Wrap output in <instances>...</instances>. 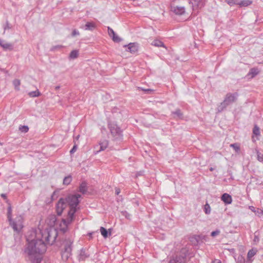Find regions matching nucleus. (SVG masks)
Listing matches in <instances>:
<instances>
[{
	"instance_id": "nucleus-1",
	"label": "nucleus",
	"mask_w": 263,
	"mask_h": 263,
	"mask_svg": "<svg viewBox=\"0 0 263 263\" xmlns=\"http://www.w3.org/2000/svg\"><path fill=\"white\" fill-rule=\"evenodd\" d=\"M42 237L30 239L27 237L23 254L26 261L30 263H40L42 260V255L46 251V245H52L58 236L55 231H49L47 230H40Z\"/></svg>"
},
{
	"instance_id": "nucleus-2",
	"label": "nucleus",
	"mask_w": 263,
	"mask_h": 263,
	"mask_svg": "<svg viewBox=\"0 0 263 263\" xmlns=\"http://www.w3.org/2000/svg\"><path fill=\"white\" fill-rule=\"evenodd\" d=\"M81 197L80 194L69 195L64 198L66 200L67 205H69L70 209L68 212L67 217L63 219L62 221L65 225L67 226L73 219L74 214L77 211L76 207L80 203L79 199Z\"/></svg>"
},
{
	"instance_id": "nucleus-3",
	"label": "nucleus",
	"mask_w": 263,
	"mask_h": 263,
	"mask_svg": "<svg viewBox=\"0 0 263 263\" xmlns=\"http://www.w3.org/2000/svg\"><path fill=\"white\" fill-rule=\"evenodd\" d=\"M238 93L237 92L233 93L229 92L226 94L223 101L217 107V111L219 112L222 111L227 106L236 102L238 97Z\"/></svg>"
},
{
	"instance_id": "nucleus-4",
	"label": "nucleus",
	"mask_w": 263,
	"mask_h": 263,
	"mask_svg": "<svg viewBox=\"0 0 263 263\" xmlns=\"http://www.w3.org/2000/svg\"><path fill=\"white\" fill-rule=\"evenodd\" d=\"M10 222L15 231L20 232L23 227V217L19 215L15 218L14 221L11 220Z\"/></svg>"
},
{
	"instance_id": "nucleus-5",
	"label": "nucleus",
	"mask_w": 263,
	"mask_h": 263,
	"mask_svg": "<svg viewBox=\"0 0 263 263\" xmlns=\"http://www.w3.org/2000/svg\"><path fill=\"white\" fill-rule=\"evenodd\" d=\"M67 206L66 200L64 198H60L56 204V212L58 215H61L63 210Z\"/></svg>"
},
{
	"instance_id": "nucleus-6",
	"label": "nucleus",
	"mask_w": 263,
	"mask_h": 263,
	"mask_svg": "<svg viewBox=\"0 0 263 263\" xmlns=\"http://www.w3.org/2000/svg\"><path fill=\"white\" fill-rule=\"evenodd\" d=\"M109 128L111 135L115 138L118 139L121 138L122 136V130L117 125L115 124H109Z\"/></svg>"
},
{
	"instance_id": "nucleus-7",
	"label": "nucleus",
	"mask_w": 263,
	"mask_h": 263,
	"mask_svg": "<svg viewBox=\"0 0 263 263\" xmlns=\"http://www.w3.org/2000/svg\"><path fill=\"white\" fill-rule=\"evenodd\" d=\"M124 47H127V51L130 52L132 54L136 53L139 49V45L137 43H130L128 45H125Z\"/></svg>"
},
{
	"instance_id": "nucleus-8",
	"label": "nucleus",
	"mask_w": 263,
	"mask_h": 263,
	"mask_svg": "<svg viewBox=\"0 0 263 263\" xmlns=\"http://www.w3.org/2000/svg\"><path fill=\"white\" fill-rule=\"evenodd\" d=\"M189 3L192 5L193 9L201 8L204 5L203 0H190Z\"/></svg>"
},
{
	"instance_id": "nucleus-9",
	"label": "nucleus",
	"mask_w": 263,
	"mask_h": 263,
	"mask_svg": "<svg viewBox=\"0 0 263 263\" xmlns=\"http://www.w3.org/2000/svg\"><path fill=\"white\" fill-rule=\"evenodd\" d=\"M108 33L109 35L111 37L112 40L117 43H119L121 41L122 39L117 35L114 31L109 27H107Z\"/></svg>"
},
{
	"instance_id": "nucleus-10",
	"label": "nucleus",
	"mask_w": 263,
	"mask_h": 263,
	"mask_svg": "<svg viewBox=\"0 0 263 263\" xmlns=\"http://www.w3.org/2000/svg\"><path fill=\"white\" fill-rule=\"evenodd\" d=\"M171 10L177 15H182L185 12L184 7L174 6L171 7Z\"/></svg>"
},
{
	"instance_id": "nucleus-11",
	"label": "nucleus",
	"mask_w": 263,
	"mask_h": 263,
	"mask_svg": "<svg viewBox=\"0 0 263 263\" xmlns=\"http://www.w3.org/2000/svg\"><path fill=\"white\" fill-rule=\"evenodd\" d=\"M89 257V254L86 252L85 249L82 248L80 250V254L78 256L79 261H83L86 258Z\"/></svg>"
},
{
	"instance_id": "nucleus-12",
	"label": "nucleus",
	"mask_w": 263,
	"mask_h": 263,
	"mask_svg": "<svg viewBox=\"0 0 263 263\" xmlns=\"http://www.w3.org/2000/svg\"><path fill=\"white\" fill-rule=\"evenodd\" d=\"M206 237L203 235H194L190 238V241L194 245H197L200 239H205Z\"/></svg>"
},
{
	"instance_id": "nucleus-13",
	"label": "nucleus",
	"mask_w": 263,
	"mask_h": 263,
	"mask_svg": "<svg viewBox=\"0 0 263 263\" xmlns=\"http://www.w3.org/2000/svg\"><path fill=\"white\" fill-rule=\"evenodd\" d=\"M72 248H64V251L62 252V257L63 259H68L71 255Z\"/></svg>"
},
{
	"instance_id": "nucleus-14",
	"label": "nucleus",
	"mask_w": 263,
	"mask_h": 263,
	"mask_svg": "<svg viewBox=\"0 0 263 263\" xmlns=\"http://www.w3.org/2000/svg\"><path fill=\"white\" fill-rule=\"evenodd\" d=\"M189 253V249L186 248H183L181 249L179 254L176 255V257H182L184 259V262H185V258Z\"/></svg>"
},
{
	"instance_id": "nucleus-15",
	"label": "nucleus",
	"mask_w": 263,
	"mask_h": 263,
	"mask_svg": "<svg viewBox=\"0 0 263 263\" xmlns=\"http://www.w3.org/2000/svg\"><path fill=\"white\" fill-rule=\"evenodd\" d=\"M221 200L226 204H230L232 202V197L227 193H224L222 195Z\"/></svg>"
},
{
	"instance_id": "nucleus-16",
	"label": "nucleus",
	"mask_w": 263,
	"mask_h": 263,
	"mask_svg": "<svg viewBox=\"0 0 263 263\" xmlns=\"http://www.w3.org/2000/svg\"><path fill=\"white\" fill-rule=\"evenodd\" d=\"M96 28V25L93 22H87L84 27V29L86 30L92 31Z\"/></svg>"
},
{
	"instance_id": "nucleus-17",
	"label": "nucleus",
	"mask_w": 263,
	"mask_h": 263,
	"mask_svg": "<svg viewBox=\"0 0 263 263\" xmlns=\"http://www.w3.org/2000/svg\"><path fill=\"white\" fill-rule=\"evenodd\" d=\"M0 45L5 50H11L13 49V45L11 44L8 43H5L4 41L1 40H0Z\"/></svg>"
},
{
	"instance_id": "nucleus-18",
	"label": "nucleus",
	"mask_w": 263,
	"mask_h": 263,
	"mask_svg": "<svg viewBox=\"0 0 263 263\" xmlns=\"http://www.w3.org/2000/svg\"><path fill=\"white\" fill-rule=\"evenodd\" d=\"M100 149L97 152H100L105 150L108 145V142L106 140H103L99 143Z\"/></svg>"
},
{
	"instance_id": "nucleus-19",
	"label": "nucleus",
	"mask_w": 263,
	"mask_h": 263,
	"mask_svg": "<svg viewBox=\"0 0 263 263\" xmlns=\"http://www.w3.org/2000/svg\"><path fill=\"white\" fill-rule=\"evenodd\" d=\"M79 191L82 193L83 194H84L87 192V183L86 182L83 181L80 184L79 186Z\"/></svg>"
},
{
	"instance_id": "nucleus-20",
	"label": "nucleus",
	"mask_w": 263,
	"mask_h": 263,
	"mask_svg": "<svg viewBox=\"0 0 263 263\" xmlns=\"http://www.w3.org/2000/svg\"><path fill=\"white\" fill-rule=\"evenodd\" d=\"M100 232L101 233V235L104 237V238H107L108 235H111V229H109V234H108V231L105 229L104 228V227H101L100 228Z\"/></svg>"
},
{
	"instance_id": "nucleus-21",
	"label": "nucleus",
	"mask_w": 263,
	"mask_h": 263,
	"mask_svg": "<svg viewBox=\"0 0 263 263\" xmlns=\"http://www.w3.org/2000/svg\"><path fill=\"white\" fill-rule=\"evenodd\" d=\"M169 263H185V262H184L183 258L175 256L170 259Z\"/></svg>"
},
{
	"instance_id": "nucleus-22",
	"label": "nucleus",
	"mask_w": 263,
	"mask_h": 263,
	"mask_svg": "<svg viewBox=\"0 0 263 263\" xmlns=\"http://www.w3.org/2000/svg\"><path fill=\"white\" fill-rule=\"evenodd\" d=\"M252 3V1L250 0H242L239 1L238 4L240 7H247L250 5Z\"/></svg>"
},
{
	"instance_id": "nucleus-23",
	"label": "nucleus",
	"mask_w": 263,
	"mask_h": 263,
	"mask_svg": "<svg viewBox=\"0 0 263 263\" xmlns=\"http://www.w3.org/2000/svg\"><path fill=\"white\" fill-rule=\"evenodd\" d=\"M259 73V71L257 68H252L250 70L248 75L251 76V78H253L257 76Z\"/></svg>"
},
{
	"instance_id": "nucleus-24",
	"label": "nucleus",
	"mask_w": 263,
	"mask_h": 263,
	"mask_svg": "<svg viewBox=\"0 0 263 263\" xmlns=\"http://www.w3.org/2000/svg\"><path fill=\"white\" fill-rule=\"evenodd\" d=\"M172 114L174 115V117H178L179 119L183 118V114L180 109H177L175 111L172 112Z\"/></svg>"
},
{
	"instance_id": "nucleus-25",
	"label": "nucleus",
	"mask_w": 263,
	"mask_h": 263,
	"mask_svg": "<svg viewBox=\"0 0 263 263\" xmlns=\"http://www.w3.org/2000/svg\"><path fill=\"white\" fill-rule=\"evenodd\" d=\"M152 45L156 47H163L165 48L163 43L160 40H155L152 43Z\"/></svg>"
},
{
	"instance_id": "nucleus-26",
	"label": "nucleus",
	"mask_w": 263,
	"mask_h": 263,
	"mask_svg": "<svg viewBox=\"0 0 263 263\" xmlns=\"http://www.w3.org/2000/svg\"><path fill=\"white\" fill-rule=\"evenodd\" d=\"M78 55L79 51L78 50H73L70 53L69 58L70 59H74L78 58Z\"/></svg>"
},
{
	"instance_id": "nucleus-27",
	"label": "nucleus",
	"mask_w": 263,
	"mask_h": 263,
	"mask_svg": "<svg viewBox=\"0 0 263 263\" xmlns=\"http://www.w3.org/2000/svg\"><path fill=\"white\" fill-rule=\"evenodd\" d=\"M71 181H72L71 176L68 175L64 178L63 184L64 185H68L71 183Z\"/></svg>"
},
{
	"instance_id": "nucleus-28",
	"label": "nucleus",
	"mask_w": 263,
	"mask_h": 263,
	"mask_svg": "<svg viewBox=\"0 0 263 263\" xmlns=\"http://www.w3.org/2000/svg\"><path fill=\"white\" fill-rule=\"evenodd\" d=\"M224 2L230 6H232L234 5H238L239 0H224Z\"/></svg>"
},
{
	"instance_id": "nucleus-29",
	"label": "nucleus",
	"mask_w": 263,
	"mask_h": 263,
	"mask_svg": "<svg viewBox=\"0 0 263 263\" xmlns=\"http://www.w3.org/2000/svg\"><path fill=\"white\" fill-rule=\"evenodd\" d=\"M28 95L30 97H36L40 96L41 93L40 91L37 90L29 92Z\"/></svg>"
},
{
	"instance_id": "nucleus-30",
	"label": "nucleus",
	"mask_w": 263,
	"mask_h": 263,
	"mask_svg": "<svg viewBox=\"0 0 263 263\" xmlns=\"http://www.w3.org/2000/svg\"><path fill=\"white\" fill-rule=\"evenodd\" d=\"M256 253V251L253 249L250 250L248 252L247 257L248 259H250L254 256Z\"/></svg>"
},
{
	"instance_id": "nucleus-31",
	"label": "nucleus",
	"mask_w": 263,
	"mask_h": 263,
	"mask_svg": "<svg viewBox=\"0 0 263 263\" xmlns=\"http://www.w3.org/2000/svg\"><path fill=\"white\" fill-rule=\"evenodd\" d=\"M72 243V241H71L70 240H69V239L65 240L64 241V248L68 249L69 248H72L71 247Z\"/></svg>"
},
{
	"instance_id": "nucleus-32",
	"label": "nucleus",
	"mask_w": 263,
	"mask_h": 263,
	"mask_svg": "<svg viewBox=\"0 0 263 263\" xmlns=\"http://www.w3.org/2000/svg\"><path fill=\"white\" fill-rule=\"evenodd\" d=\"M253 133L256 136L260 135L259 128L258 127L257 125H254V128L253 129Z\"/></svg>"
},
{
	"instance_id": "nucleus-33",
	"label": "nucleus",
	"mask_w": 263,
	"mask_h": 263,
	"mask_svg": "<svg viewBox=\"0 0 263 263\" xmlns=\"http://www.w3.org/2000/svg\"><path fill=\"white\" fill-rule=\"evenodd\" d=\"M11 215H12V209H11V207L10 206H9L8 208L7 217L10 222H11L12 220Z\"/></svg>"
},
{
	"instance_id": "nucleus-34",
	"label": "nucleus",
	"mask_w": 263,
	"mask_h": 263,
	"mask_svg": "<svg viewBox=\"0 0 263 263\" xmlns=\"http://www.w3.org/2000/svg\"><path fill=\"white\" fill-rule=\"evenodd\" d=\"M19 129L22 132L27 133L28 131V130H29V128H28V127L27 126L24 125V126H20Z\"/></svg>"
},
{
	"instance_id": "nucleus-35",
	"label": "nucleus",
	"mask_w": 263,
	"mask_h": 263,
	"mask_svg": "<svg viewBox=\"0 0 263 263\" xmlns=\"http://www.w3.org/2000/svg\"><path fill=\"white\" fill-rule=\"evenodd\" d=\"M204 212L206 214H210L211 212V208L208 203L204 205Z\"/></svg>"
},
{
	"instance_id": "nucleus-36",
	"label": "nucleus",
	"mask_w": 263,
	"mask_h": 263,
	"mask_svg": "<svg viewBox=\"0 0 263 263\" xmlns=\"http://www.w3.org/2000/svg\"><path fill=\"white\" fill-rule=\"evenodd\" d=\"M257 160L260 162H263V154L259 152H257Z\"/></svg>"
},
{
	"instance_id": "nucleus-37",
	"label": "nucleus",
	"mask_w": 263,
	"mask_h": 263,
	"mask_svg": "<svg viewBox=\"0 0 263 263\" xmlns=\"http://www.w3.org/2000/svg\"><path fill=\"white\" fill-rule=\"evenodd\" d=\"M20 81L17 79H15L13 81V84L16 89L18 90V87L20 85Z\"/></svg>"
},
{
	"instance_id": "nucleus-38",
	"label": "nucleus",
	"mask_w": 263,
	"mask_h": 263,
	"mask_svg": "<svg viewBox=\"0 0 263 263\" xmlns=\"http://www.w3.org/2000/svg\"><path fill=\"white\" fill-rule=\"evenodd\" d=\"M62 45H56V46H54L53 47H52L50 49V51H55L56 50H59V49H60L62 48Z\"/></svg>"
},
{
	"instance_id": "nucleus-39",
	"label": "nucleus",
	"mask_w": 263,
	"mask_h": 263,
	"mask_svg": "<svg viewBox=\"0 0 263 263\" xmlns=\"http://www.w3.org/2000/svg\"><path fill=\"white\" fill-rule=\"evenodd\" d=\"M220 233V231L219 230L217 229L216 230L213 231L211 233V236L212 237H215L217 235H219Z\"/></svg>"
},
{
	"instance_id": "nucleus-40",
	"label": "nucleus",
	"mask_w": 263,
	"mask_h": 263,
	"mask_svg": "<svg viewBox=\"0 0 263 263\" xmlns=\"http://www.w3.org/2000/svg\"><path fill=\"white\" fill-rule=\"evenodd\" d=\"M230 146L233 147L236 152L240 150V147L236 143L231 144Z\"/></svg>"
},
{
	"instance_id": "nucleus-41",
	"label": "nucleus",
	"mask_w": 263,
	"mask_h": 263,
	"mask_svg": "<svg viewBox=\"0 0 263 263\" xmlns=\"http://www.w3.org/2000/svg\"><path fill=\"white\" fill-rule=\"evenodd\" d=\"M237 263H245V258L242 256H239L238 257V262Z\"/></svg>"
},
{
	"instance_id": "nucleus-42",
	"label": "nucleus",
	"mask_w": 263,
	"mask_h": 263,
	"mask_svg": "<svg viewBox=\"0 0 263 263\" xmlns=\"http://www.w3.org/2000/svg\"><path fill=\"white\" fill-rule=\"evenodd\" d=\"M11 26L9 23V22L8 21H7L6 23V25L4 26V31L6 29H11Z\"/></svg>"
},
{
	"instance_id": "nucleus-43",
	"label": "nucleus",
	"mask_w": 263,
	"mask_h": 263,
	"mask_svg": "<svg viewBox=\"0 0 263 263\" xmlns=\"http://www.w3.org/2000/svg\"><path fill=\"white\" fill-rule=\"evenodd\" d=\"M122 215H124L126 218L129 219L130 215L126 211L122 212Z\"/></svg>"
},
{
	"instance_id": "nucleus-44",
	"label": "nucleus",
	"mask_w": 263,
	"mask_h": 263,
	"mask_svg": "<svg viewBox=\"0 0 263 263\" xmlns=\"http://www.w3.org/2000/svg\"><path fill=\"white\" fill-rule=\"evenodd\" d=\"M139 89H141L142 90L145 91L147 93H149L150 92H152L153 90L151 89H143L141 87H139Z\"/></svg>"
},
{
	"instance_id": "nucleus-45",
	"label": "nucleus",
	"mask_w": 263,
	"mask_h": 263,
	"mask_svg": "<svg viewBox=\"0 0 263 263\" xmlns=\"http://www.w3.org/2000/svg\"><path fill=\"white\" fill-rule=\"evenodd\" d=\"M77 149V145L76 144H74L72 147V148L70 150V153L71 154L74 153Z\"/></svg>"
},
{
	"instance_id": "nucleus-46",
	"label": "nucleus",
	"mask_w": 263,
	"mask_h": 263,
	"mask_svg": "<svg viewBox=\"0 0 263 263\" xmlns=\"http://www.w3.org/2000/svg\"><path fill=\"white\" fill-rule=\"evenodd\" d=\"M71 35L72 36H74L77 35H79V32L76 29H74L72 32Z\"/></svg>"
},
{
	"instance_id": "nucleus-47",
	"label": "nucleus",
	"mask_w": 263,
	"mask_h": 263,
	"mask_svg": "<svg viewBox=\"0 0 263 263\" xmlns=\"http://www.w3.org/2000/svg\"><path fill=\"white\" fill-rule=\"evenodd\" d=\"M257 213L259 215H263V209H258Z\"/></svg>"
},
{
	"instance_id": "nucleus-48",
	"label": "nucleus",
	"mask_w": 263,
	"mask_h": 263,
	"mask_svg": "<svg viewBox=\"0 0 263 263\" xmlns=\"http://www.w3.org/2000/svg\"><path fill=\"white\" fill-rule=\"evenodd\" d=\"M143 171H140V172H138L137 174H136V177H138V176H141L143 175Z\"/></svg>"
},
{
	"instance_id": "nucleus-49",
	"label": "nucleus",
	"mask_w": 263,
	"mask_h": 263,
	"mask_svg": "<svg viewBox=\"0 0 263 263\" xmlns=\"http://www.w3.org/2000/svg\"><path fill=\"white\" fill-rule=\"evenodd\" d=\"M213 263H221V261L219 259H215L213 261Z\"/></svg>"
},
{
	"instance_id": "nucleus-50",
	"label": "nucleus",
	"mask_w": 263,
	"mask_h": 263,
	"mask_svg": "<svg viewBox=\"0 0 263 263\" xmlns=\"http://www.w3.org/2000/svg\"><path fill=\"white\" fill-rule=\"evenodd\" d=\"M115 192H116V194L117 195H118L120 193V189H116Z\"/></svg>"
},
{
	"instance_id": "nucleus-51",
	"label": "nucleus",
	"mask_w": 263,
	"mask_h": 263,
	"mask_svg": "<svg viewBox=\"0 0 263 263\" xmlns=\"http://www.w3.org/2000/svg\"><path fill=\"white\" fill-rule=\"evenodd\" d=\"M1 197H3L4 199H6V195L5 194H2Z\"/></svg>"
},
{
	"instance_id": "nucleus-52",
	"label": "nucleus",
	"mask_w": 263,
	"mask_h": 263,
	"mask_svg": "<svg viewBox=\"0 0 263 263\" xmlns=\"http://www.w3.org/2000/svg\"><path fill=\"white\" fill-rule=\"evenodd\" d=\"M259 238L257 236H255L254 241H258Z\"/></svg>"
},
{
	"instance_id": "nucleus-53",
	"label": "nucleus",
	"mask_w": 263,
	"mask_h": 263,
	"mask_svg": "<svg viewBox=\"0 0 263 263\" xmlns=\"http://www.w3.org/2000/svg\"><path fill=\"white\" fill-rule=\"evenodd\" d=\"M32 235H36V232L35 231H32L31 232Z\"/></svg>"
},
{
	"instance_id": "nucleus-54",
	"label": "nucleus",
	"mask_w": 263,
	"mask_h": 263,
	"mask_svg": "<svg viewBox=\"0 0 263 263\" xmlns=\"http://www.w3.org/2000/svg\"><path fill=\"white\" fill-rule=\"evenodd\" d=\"M60 88V86H57L55 87V90H58Z\"/></svg>"
},
{
	"instance_id": "nucleus-55",
	"label": "nucleus",
	"mask_w": 263,
	"mask_h": 263,
	"mask_svg": "<svg viewBox=\"0 0 263 263\" xmlns=\"http://www.w3.org/2000/svg\"><path fill=\"white\" fill-rule=\"evenodd\" d=\"M214 170V168L213 167H210V171H213Z\"/></svg>"
}]
</instances>
